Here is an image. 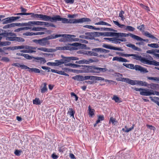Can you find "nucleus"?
<instances>
[{
	"instance_id": "1",
	"label": "nucleus",
	"mask_w": 159,
	"mask_h": 159,
	"mask_svg": "<svg viewBox=\"0 0 159 159\" xmlns=\"http://www.w3.org/2000/svg\"><path fill=\"white\" fill-rule=\"evenodd\" d=\"M81 68L83 70V72L87 73H92L94 74H99L101 72L107 71L108 70L106 68L97 67L95 66L80 65L74 64L73 68Z\"/></svg>"
},
{
	"instance_id": "2",
	"label": "nucleus",
	"mask_w": 159,
	"mask_h": 159,
	"mask_svg": "<svg viewBox=\"0 0 159 159\" xmlns=\"http://www.w3.org/2000/svg\"><path fill=\"white\" fill-rule=\"evenodd\" d=\"M54 35L53 34L52 35L48 36L40 39H33L32 41L36 44H39L41 46H46L50 44V42L48 41V40L56 39V38H55V35Z\"/></svg>"
},
{
	"instance_id": "3",
	"label": "nucleus",
	"mask_w": 159,
	"mask_h": 159,
	"mask_svg": "<svg viewBox=\"0 0 159 159\" xmlns=\"http://www.w3.org/2000/svg\"><path fill=\"white\" fill-rule=\"evenodd\" d=\"M1 31L2 32L1 33L0 31V35L6 37V40H7L15 41V37H12L16 36L15 34L12 33H8L3 30H2Z\"/></svg>"
},
{
	"instance_id": "4",
	"label": "nucleus",
	"mask_w": 159,
	"mask_h": 159,
	"mask_svg": "<svg viewBox=\"0 0 159 159\" xmlns=\"http://www.w3.org/2000/svg\"><path fill=\"white\" fill-rule=\"evenodd\" d=\"M100 34H101V33H100V32H86L85 33L86 36L84 38L86 39H94L95 40L98 41V39H95V37L100 36Z\"/></svg>"
},
{
	"instance_id": "5",
	"label": "nucleus",
	"mask_w": 159,
	"mask_h": 159,
	"mask_svg": "<svg viewBox=\"0 0 159 159\" xmlns=\"http://www.w3.org/2000/svg\"><path fill=\"white\" fill-rule=\"evenodd\" d=\"M61 57L62 59L59 60L61 64H65L71 61H76L79 59L78 57H65L63 55H61Z\"/></svg>"
},
{
	"instance_id": "6",
	"label": "nucleus",
	"mask_w": 159,
	"mask_h": 159,
	"mask_svg": "<svg viewBox=\"0 0 159 159\" xmlns=\"http://www.w3.org/2000/svg\"><path fill=\"white\" fill-rule=\"evenodd\" d=\"M99 61L98 59L93 57L92 58L88 59L87 60L82 59L78 61H76L75 63L78 64H89L93 62H98Z\"/></svg>"
},
{
	"instance_id": "7",
	"label": "nucleus",
	"mask_w": 159,
	"mask_h": 159,
	"mask_svg": "<svg viewBox=\"0 0 159 159\" xmlns=\"http://www.w3.org/2000/svg\"><path fill=\"white\" fill-rule=\"evenodd\" d=\"M91 20L87 18H83L80 19H68L67 23H82L84 22H90Z\"/></svg>"
},
{
	"instance_id": "8",
	"label": "nucleus",
	"mask_w": 159,
	"mask_h": 159,
	"mask_svg": "<svg viewBox=\"0 0 159 159\" xmlns=\"http://www.w3.org/2000/svg\"><path fill=\"white\" fill-rule=\"evenodd\" d=\"M65 36L66 37V41L69 42H72V41H77V38H73V37H75V36L74 35H70V34H56L55 35V38H57L58 37H60L61 36Z\"/></svg>"
},
{
	"instance_id": "9",
	"label": "nucleus",
	"mask_w": 159,
	"mask_h": 159,
	"mask_svg": "<svg viewBox=\"0 0 159 159\" xmlns=\"http://www.w3.org/2000/svg\"><path fill=\"white\" fill-rule=\"evenodd\" d=\"M24 57L26 59L28 60H31L32 59V58H34V60H33V61H35L36 62H40L41 63L43 62V63H44L46 62V61L45 60V59L43 57H34L30 56L28 54H25L24 55Z\"/></svg>"
},
{
	"instance_id": "10",
	"label": "nucleus",
	"mask_w": 159,
	"mask_h": 159,
	"mask_svg": "<svg viewBox=\"0 0 159 159\" xmlns=\"http://www.w3.org/2000/svg\"><path fill=\"white\" fill-rule=\"evenodd\" d=\"M29 15H31L32 18H39L41 20L47 21V15L43 14H34L33 13H28Z\"/></svg>"
},
{
	"instance_id": "11",
	"label": "nucleus",
	"mask_w": 159,
	"mask_h": 159,
	"mask_svg": "<svg viewBox=\"0 0 159 159\" xmlns=\"http://www.w3.org/2000/svg\"><path fill=\"white\" fill-rule=\"evenodd\" d=\"M132 58L134 60L140 61L142 63L146 64L147 59L137 54H132Z\"/></svg>"
},
{
	"instance_id": "12",
	"label": "nucleus",
	"mask_w": 159,
	"mask_h": 159,
	"mask_svg": "<svg viewBox=\"0 0 159 159\" xmlns=\"http://www.w3.org/2000/svg\"><path fill=\"white\" fill-rule=\"evenodd\" d=\"M61 18V17L59 15L54 16L52 17L47 15V21H50L51 22H56L57 21H60Z\"/></svg>"
},
{
	"instance_id": "13",
	"label": "nucleus",
	"mask_w": 159,
	"mask_h": 159,
	"mask_svg": "<svg viewBox=\"0 0 159 159\" xmlns=\"http://www.w3.org/2000/svg\"><path fill=\"white\" fill-rule=\"evenodd\" d=\"M132 89L136 91H140V95L147 96L148 89L138 88L135 87H132Z\"/></svg>"
},
{
	"instance_id": "14",
	"label": "nucleus",
	"mask_w": 159,
	"mask_h": 159,
	"mask_svg": "<svg viewBox=\"0 0 159 159\" xmlns=\"http://www.w3.org/2000/svg\"><path fill=\"white\" fill-rule=\"evenodd\" d=\"M129 36H130L133 39L136 40L137 35H134L130 33L128 34H126L123 33H118V38H120L121 37H126Z\"/></svg>"
},
{
	"instance_id": "15",
	"label": "nucleus",
	"mask_w": 159,
	"mask_h": 159,
	"mask_svg": "<svg viewBox=\"0 0 159 159\" xmlns=\"http://www.w3.org/2000/svg\"><path fill=\"white\" fill-rule=\"evenodd\" d=\"M100 33H101V34H100V36L104 35L106 36H115L118 37V33L110 32L104 33L100 32Z\"/></svg>"
},
{
	"instance_id": "16",
	"label": "nucleus",
	"mask_w": 159,
	"mask_h": 159,
	"mask_svg": "<svg viewBox=\"0 0 159 159\" xmlns=\"http://www.w3.org/2000/svg\"><path fill=\"white\" fill-rule=\"evenodd\" d=\"M103 47L109 49L111 50H118V51H123L121 49V48L120 47V48H117L111 46L109 45H103Z\"/></svg>"
},
{
	"instance_id": "17",
	"label": "nucleus",
	"mask_w": 159,
	"mask_h": 159,
	"mask_svg": "<svg viewBox=\"0 0 159 159\" xmlns=\"http://www.w3.org/2000/svg\"><path fill=\"white\" fill-rule=\"evenodd\" d=\"M131 80L128 78L123 77H118L116 78V80L118 81L125 82L129 84L130 83Z\"/></svg>"
},
{
	"instance_id": "18",
	"label": "nucleus",
	"mask_w": 159,
	"mask_h": 159,
	"mask_svg": "<svg viewBox=\"0 0 159 159\" xmlns=\"http://www.w3.org/2000/svg\"><path fill=\"white\" fill-rule=\"evenodd\" d=\"M143 81L138 80H131L130 84L132 85H138L142 86Z\"/></svg>"
},
{
	"instance_id": "19",
	"label": "nucleus",
	"mask_w": 159,
	"mask_h": 159,
	"mask_svg": "<svg viewBox=\"0 0 159 159\" xmlns=\"http://www.w3.org/2000/svg\"><path fill=\"white\" fill-rule=\"evenodd\" d=\"M117 38L116 37L114 38L113 42H112V43L116 44L120 43V41L125 42L126 41V40L125 38H122L121 39H120Z\"/></svg>"
},
{
	"instance_id": "20",
	"label": "nucleus",
	"mask_w": 159,
	"mask_h": 159,
	"mask_svg": "<svg viewBox=\"0 0 159 159\" xmlns=\"http://www.w3.org/2000/svg\"><path fill=\"white\" fill-rule=\"evenodd\" d=\"M126 46L128 47L131 48L133 49L135 51H137L139 52H141V49L139 48L136 47L134 44L132 43H129L126 45Z\"/></svg>"
},
{
	"instance_id": "21",
	"label": "nucleus",
	"mask_w": 159,
	"mask_h": 159,
	"mask_svg": "<svg viewBox=\"0 0 159 159\" xmlns=\"http://www.w3.org/2000/svg\"><path fill=\"white\" fill-rule=\"evenodd\" d=\"M146 64L149 65H153L156 66H159V62L155 60L150 61L147 59Z\"/></svg>"
},
{
	"instance_id": "22",
	"label": "nucleus",
	"mask_w": 159,
	"mask_h": 159,
	"mask_svg": "<svg viewBox=\"0 0 159 159\" xmlns=\"http://www.w3.org/2000/svg\"><path fill=\"white\" fill-rule=\"evenodd\" d=\"M156 95L159 96V92L156 91H154L153 90L148 89L147 96H150L152 95Z\"/></svg>"
},
{
	"instance_id": "23",
	"label": "nucleus",
	"mask_w": 159,
	"mask_h": 159,
	"mask_svg": "<svg viewBox=\"0 0 159 159\" xmlns=\"http://www.w3.org/2000/svg\"><path fill=\"white\" fill-rule=\"evenodd\" d=\"M143 35L145 36L148 38H151L152 39L158 40V39L157 38L147 31H146L144 33Z\"/></svg>"
},
{
	"instance_id": "24",
	"label": "nucleus",
	"mask_w": 159,
	"mask_h": 159,
	"mask_svg": "<svg viewBox=\"0 0 159 159\" xmlns=\"http://www.w3.org/2000/svg\"><path fill=\"white\" fill-rule=\"evenodd\" d=\"M90 80L93 81L96 80H104V78L100 77L94 76H91Z\"/></svg>"
},
{
	"instance_id": "25",
	"label": "nucleus",
	"mask_w": 159,
	"mask_h": 159,
	"mask_svg": "<svg viewBox=\"0 0 159 159\" xmlns=\"http://www.w3.org/2000/svg\"><path fill=\"white\" fill-rule=\"evenodd\" d=\"M2 23L3 24H6L8 23H11L13 22L12 17L6 18L2 20Z\"/></svg>"
},
{
	"instance_id": "26",
	"label": "nucleus",
	"mask_w": 159,
	"mask_h": 159,
	"mask_svg": "<svg viewBox=\"0 0 159 159\" xmlns=\"http://www.w3.org/2000/svg\"><path fill=\"white\" fill-rule=\"evenodd\" d=\"M31 25H43L44 22L40 21H29V23Z\"/></svg>"
},
{
	"instance_id": "27",
	"label": "nucleus",
	"mask_w": 159,
	"mask_h": 159,
	"mask_svg": "<svg viewBox=\"0 0 159 159\" xmlns=\"http://www.w3.org/2000/svg\"><path fill=\"white\" fill-rule=\"evenodd\" d=\"M149 98L152 101L156 103L159 106V102L158 101H159V98L156 97L152 98V97H150Z\"/></svg>"
},
{
	"instance_id": "28",
	"label": "nucleus",
	"mask_w": 159,
	"mask_h": 159,
	"mask_svg": "<svg viewBox=\"0 0 159 159\" xmlns=\"http://www.w3.org/2000/svg\"><path fill=\"white\" fill-rule=\"evenodd\" d=\"M37 49L45 52H52V49H48L44 47L39 48H38Z\"/></svg>"
},
{
	"instance_id": "29",
	"label": "nucleus",
	"mask_w": 159,
	"mask_h": 159,
	"mask_svg": "<svg viewBox=\"0 0 159 159\" xmlns=\"http://www.w3.org/2000/svg\"><path fill=\"white\" fill-rule=\"evenodd\" d=\"M158 85L157 84L151 83L149 84L148 86V88L152 89H155L158 88Z\"/></svg>"
},
{
	"instance_id": "30",
	"label": "nucleus",
	"mask_w": 159,
	"mask_h": 159,
	"mask_svg": "<svg viewBox=\"0 0 159 159\" xmlns=\"http://www.w3.org/2000/svg\"><path fill=\"white\" fill-rule=\"evenodd\" d=\"M94 24L95 25H105L108 26H111V25L110 24L102 21H101L99 22L95 23Z\"/></svg>"
},
{
	"instance_id": "31",
	"label": "nucleus",
	"mask_w": 159,
	"mask_h": 159,
	"mask_svg": "<svg viewBox=\"0 0 159 159\" xmlns=\"http://www.w3.org/2000/svg\"><path fill=\"white\" fill-rule=\"evenodd\" d=\"M83 76L80 75H77L72 77L73 79L79 81H83Z\"/></svg>"
},
{
	"instance_id": "32",
	"label": "nucleus",
	"mask_w": 159,
	"mask_h": 159,
	"mask_svg": "<svg viewBox=\"0 0 159 159\" xmlns=\"http://www.w3.org/2000/svg\"><path fill=\"white\" fill-rule=\"evenodd\" d=\"M123 65L125 66L126 67L131 69H134V64H126L123 63Z\"/></svg>"
},
{
	"instance_id": "33",
	"label": "nucleus",
	"mask_w": 159,
	"mask_h": 159,
	"mask_svg": "<svg viewBox=\"0 0 159 159\" xmlns=\"http://www.w3.org/2000/svg\"><path fill=\"white\" fill-rule=\"evenodd\" d=\"M29 72H34L35 73H40L41 71L38 69L36 68H30V70H29Z\"/></svg>"
},
{
	"instance_id": "34",
	"label": "nucleus",
	"mask_w": 159,
	"mask_h": 159,
	"mask_svg": "<svg viewBox=\"0 0 159 159\" xmlns=\"http://www.w3.org/2000/svg\"><path fill=\"white\" fill-rule=\"evenodd\" d=\"M43 86L42 88L41 89V93H45L48 90L47 87V84L46 83H43Z\"/></svg>"
},
{
	"instance_id": "35",
	"label": "nucleus",
	"mask_w": 159,
	"mask_h": 159,
	"mask_svg": "<svg viewBox=\"0 0 159 159\" xmlns=\"http://www.w3.org/2000/svg\"><path fill=\"white\" fill-rule=\"evenodd\" d=\"M2 37L0 36V40L2 39ZM11 44V42L8 41L0 42V45L2 46H5L9 45Z\"/></svg>"
},
{
	"instance_id": "36",
	"label": "nucleus",
	"mask_w": 159,
	"mask_h": 159,
	"mask_svg": "<svg viewBox=\"0 0 159 159\" xmlns=\"http://www.w3.org/2000/svg\"><path fill=\"white\" fill-rule=\"evenodd\" d=\"M30 28L29 27H21L15 30L14 31L15 32H19L21 30H28L30 29Z\"/></svg>"
},
{
	"instance_id": "37",
	"label": "nucleus",
	"mask_w": 159,
	"mask_h": 159,
	"mask_svg": "<svg viewBox=\"0 0 159 159\" xmlns=\"http://www.w3.org/2000/svg\"><path fill=\"white\" fill-rule=\"evenodd\" d=\"M70 45L71 46H74L75 47H81V46H86V45L84 44H81V43H73L71 44H70Z\"/></svg>"
},
{
	"instance_id": "38",
	"label": "nucleus",
	"mask_w": 159,
	"mask_h": 159,
	"mask_svg": "<svg viewBox=\"0 0 159 159\" xmlns=\"http://www.w3.org/2000/svg\"><path fill=\"white\" fill-rule=\"evenodd\" d=\"M88 109L89 111V114L91 116H92L94 115V112L95 110L93 109H92L90 106H89L88 107Z\"/></svg>"
},
{
	"instance_id": "39",
	"label": "nucleus",
	"mask_w": 159,
	"mask_h": 159,
	"mask_svg": "<svg viewBox=\"0 0 159 159\" xmlns=\"http://www.w3.org/2000/svg\"><path fill=\"white\" fill-rule=\"evenodd\" d=\"M148 46L149 47L155 48H159V45L157 43H151L148 44Z\"/></svg>"
},
{
	"instance_id": "40",
	"label": "nucleus",
	"mask_w": 159,
	"mask_h": 159,
	"mask_svg": "<svg viewBox=\"0 0 159 159\" xmlns=\"http://www.w3.org/2000/svg\"><path fill=\"white\" fill-rule=\"evenodd\" d=\"M117 122L116 121V119L115 118H113L112 117H111L110 118L109 123H111L113 125H115L116 124V123Z\"/></svg>"
},
{
	"instance_id": "41",
	"label": "nucleus",
	"mask_w": 159,
	"mask_h": 159,
	"mask_svg": "<svg viewBox=\"0 0 159 159\" xmlns=\"http://www.w3.org/2000/svg\"><path fill=\"white\" fill-rule=\"evenodd\" d=\"M33 103L34 104L37 105H40L41 103L39 98H37L33 100Z\"/></svg>"
},
{
	"instance_id": "42",
	"label": "nucleus",
	"mask_w": 159,
	"mask_h": 159,
	"mask_svg": "<svg viewBox=\"0 0 159 159\" xmlns=\"http://www.w3.org/2000/svg\"><path fill=\"white\" fill-rule=\"evenodd\" d=\"M135 28L133 27L130 26H127L125 30L129 31H133L135 30Z\"/></svg>"
},
{
	"instance_id": "43",
	"label": "nucleus",
	"mask_w": 159,
	"mask_h": 159,
	"mask_svg": "<svg viewBox=\"0 0 159 159\" xmlns=\"http://www.w3.org/2000/svg\"><path fill=\"white\" fill-rule=\"evenodd\" d=\"M24 48H25V46L23 45L15 46L12 47V50H15L16 49H24Z\"/></svg>"
},
{
	"instance_id": "44",
	"label": "nucleus",
	"mask_w": 159,
	"mask_h": 159,
	"mask_svg": "<svg viewBox=\"0 0 159 159\" xmlns=\"http://www.w3.org/2000/svg\"><path fill=\"white\" fill-rule=\"evenodd\" d=\"M112 99L115 100L116 102L120 103L122 102L121 99L119 97L116 95L113 96Z\"/></svg>"
},
{
	"instance_id": "45",
	"label": "nucleus",
	"mask_w": 159,
	"mask_h": 159,
	"mask_svg": "<svg viewBox=\"0 0 159 159\" xmlns=\"http://www.w3.org/2000/svg\"><path fill=\"white\" fill-rule=\"evenodd\" d=\"M68 113L70 114V116H72L74 118V115L75 113V111L73 110V109L72 108H69Z\"/></svg>"
},
{
	"instance_id": "46",
	"label": "nucleus",
	"mask_w": 159,
	"mask_h": 159,
	"mask_svg": "<svg viewBox=\"0 0 159 159\" xmlns=\"http://www.w3.org/2000/svg\"><path fill=\"white\" fill-rule=\"evenodd\" d=\"M15 41L18 42H22L25 41V39L21 37H15Z\"/></svg>"
},
{
	"instance_id": "47",
	"label": "nucleus",
	"mask_w": 159,
	"mask_h": 159,
	"mask_svg": "<svg viewBox=\"0 0 159 159\" xmlns=\"http://www.w3.org/2000/svg\"><path fill=\"white\" fill-rule=\"evenodd\" d=\"M136 40L138 41H143L146 42L148 43L149 41V40L148 39H143L142 38H141L140 37L137 36Z\"/></svg>"
},
{
	"instance_id": "48",
	"label": "nucleus",
	"mask_w": 159,
	"mask_h": 159,
	"mask_svg": "<svg viewBox=\"0 0 159 159\" xmlns=\"http://www.w3.org/2000/svg\"><path fill=\"white\" fill-rule=\"evenodd\" d=\"M113 22L116 25L121 28H122L123 26H125L124 25L120 24L117 21H113Z\"/></svg>"
},
{
	"instance_id": "49",
	"label": "nucleus",
	"mask_w": 159,
	"mask_h": 159,
	"mask_svg": "<svg viewBox=\"0 0 159 159\" xmlns=\"http://www.w3.org/2000/svg\"><path fill=\"white\" fill-rule=\"evenodd\" d=\"M134 125H133L132 127H130L129 128H127V126H125V128L126 129V130L125 131V132L128 133L130 131H131L132 129H134Z\"/></svg>"
},
{
	"instance_id": "50",
	"label": "nucleus",
	"mask_w": 159,
	"mask_h": 159,
	"mask_svg": "<svg viewBox=\"0 0 159 159\" xmlns=\"http://www.w3.org/2000/svg\"><path fill=\"white\" fill-rule=\"evenodd\" d=\"M124 14V12L123 11L121 10L119 13V16L121 18L122 20H124L125 19L123 15Z\"/></svg>"
},
{
	"instance_id": "51",
	"label": "nucleus",
	"mask_w": 159,
	"mask_h": 159,
	"mask_svg": "<svg viewBox=\"0 0 159 159\" xmlns=\"http://www.w3.org/2000/svg\"><path fill=\"white\" fill-rule=\"evenodd\" d=\"M141 72H143V73H147L148 72V71L147 70V69L140 66V69L139 70Z\"/></svg>"
},
{
	"instance_id": "52",
	"label": "nucleus",
	"mask_w": 159,
	"mask_h": 159,
	"mask_svg": "<svg viewBox=\"0 0 159 159\" xmlns=\"http://www.w3.org/2000/svg\"><path fill=\"white\" fill-rule=\"evenodd\" d=\"M138 29L139 30L141 31H143L145 29L144 25L143 24L141 25H140L137 27Z\"/></svg>"
},
{
	"instance_id": "53",
	"label": "nucleus",
	"mask_w": 159,
	"mask_h": 159,
	"mask_svg": "<svg viewBox=\"0 0 159 159\" xmlns=\"http://www.w3.org/2000/svg\"><path fill=\"white\" fill-rule=\"evenodd\" d=\"M117 54H120V55L123 56V57H128L130 56H132V54H123L122 53H119V52H117Z\"/></svg>"
},
{
	"instance_id": "54",
	"label": "nucleus",
	"mask_w": 159,
	"mask_h": 159,
	"mask_svg": "<svg viewBox=\"0 0 159 159\" xmlns=\"http://www.w3.org/2000/svg\"><path fill=\"white\" fill-rule=\"evenodd\" d=\"M119 62H129V61L125 58H124L123 57H120L119 58Z\"/></svg>"
},
{
	"instance_id": "55",
	"label": "nucleus",
	"mask_w": 159,
	"mask_h": 159,
	"mask_svg": "<svg viewBox=\"0 0 159 159\" xmlns=\"http://www.w3.org/2000/svg\"><path fill=\"white\" fill-rule=\"evenodd\" d=\"M23 35L25 36H32L34 35L33 33L32 32H26L23 34Z\"/></svg>"
},
{
	"instance_id": "56",
	"label": "nucleus",
	"mask_w": 159,
	"mask_h": 159,
	"mask_svg": "<svg viewBox=\"0 0 159 159\" xmlns=\"http://www.w3.org/2000/svg\"><path fill=\"white\" fill-rule=\"evenodd\" d=\"M60 21H61V22L63 23H67L68 19L64 18H61Z\"/></svg>"
},
{
	"instance_id": "57",
	"label": "nucleus",
	"mask_w": 159,
	"mask_h": 159,
	"mask_svg": "<svg viewBox=\"0 0 159 159\" xmlns=\"http://www.w3.org/2000/svg\"><path fill=\"white\" fill-rule=\"evenodd\" d=\"M20 67L22 69H25H25H28L29 70H30V68L28 67L27 66H26L25 65H20Z\"/></svg>"
},
{
	"instance_id": "58",
	"label": "nucleus",
	"mask_w": 159,
	"mask_h": 159,
	"mask_svg": "<svg viewBox=\"0 0 159 159\" xmlns=\"http://www.w3.org/2000/svg\"><path fill=\"white\" fill-rule=\"evenodd\" d=\"M15 15H28V13L22 12L16 13L14 14Z\"/></svg>"
},
{
	"instance_id": "59",
	"label": "nucleus",
	"mask_w": 159,
	"mask_h": 159,
	"mask_svg": "<svg viewBox=\"0 0 159 159\" xmlns=\"http://www.w3.org/2000/svg\"><path fill=\"white\" fill-rule=\"evenodd\" d=\"M146 126L148 128H149L151 130H152L154 131L155 129V127L152 125L147 124L146 125Z\"/></svg>"
},
{
	"instance_id": "60",
	"label": "nucleus",
	"mask_w": 159,
	"mask_h": 159,
	"mask_svg": "<svg viewBox=\"0 0 159 159\" xmlns=\"http://www.w3.org/2000/svg\"><path fill=\"white\" fill-rule=\"evenodd\" d=\"M70 95L71 97L74 96L75 98V101H77L78 99V97L73 92H72L70 93Z\"/></svg>"
},
{
	"instance_id": "61",
	"label": "nucleus",
	"mask_w": 159,
	"mask_h": 159,
	"mask_svg": "<svg viewBox=\"0 0 159 159\" xmlns=\"http://www.w3.org/2000/svg\"><path fill=\"white\" fill-rule=\"evenodd\" d=\"M103 31H116L115 30L113 29L112 28H104Z\"/></svg>"
},
{
	"instance_id": "62",
	"label": "nucleus",
	"mask_w": 159,
	"mask_h": 159,
	"mask_svg": "<svg viewBox=\"0 0 159 159\" xmlns=\"http://www.w3.org/2000/svg\"><path fill=\"white\" fill-rule=\"evenodd\" d=\"M83 27L85 28H87L91 30H93V29L94 28V26L89 25H84L83 26Z\"/></svg>"
},
{
	"instance_id": "63",
	"label": "nucleus",
	"mask_w": 159,
	"mask_h": 159,
	"mask_svg": "<svg viewBox=\"0 0 159 159\" xmlns=\"http://www.w3.org/2000/svg\"><path fill=\"white\" fill-rule=\"evenodd\" d=\"M147 78L148 80H149L157 81L158 77H147Z\"/></svg>"
},
{
	"instance_id": "64",
	"label": "nucleus",
	"mask_w": 159,
	"mask_h": 159,
	"mask_svg": "<svg viewBox=\"0 0 159 159\" xmlns=\"http://www.w3.org/2000/svg\"><path fill=\"white\" fill-rule=\"evenodd\" d=\"M21 152V151L18 150H16L15 151L14 153L17 156H19L20 155Z\"/></svg>"
}]
</instances>
